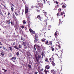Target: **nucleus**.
Masks as SVG:
<instances>
[{
    "instance_id": "864d4df0",
    "label": "nucleus",
    "mask_w": 74,
    "mask_h": 74,
    "mask_svg": "<svg viewBox=\"0 0 74 74\" xmlns=\"http://www.w3.org/2000/svg\"><path fill=\"white\" fill-rule=\"evenodd\" d=\"M34 49L35 50H36V47H35V45H34Z\"/></svg>"
},
{
    "instance_id": "1a4fd4ad",
    "label": "nucleus",
    "mask_w": 74,
    "mask_h": 74,
    "mask_svg": "<svg viewBox=\"0 0 74 74\" xmlns=\"http://www.w3.org/2000/svg\"><path fill=\"white\" fill-rule=\"evenodd\" d=\"M61 11H62V9H59L58 10V13L57 14V16H59V12H61Z\"/></svg>"
},
{
    "instance_id": "79ce46f5",
    "label": "nucleus",
    "mask_w": 74,
    "mask_h": 74,
    "mask_svg": "<svg viewBox=\"0 0 74 74\" xmlns=\"http://www.w3.org/2000/svg\"><path fill=\"white\" fill-rule=\"evenodd\" d=\"M48 42L47 41L46 42V44H48Z\"/></svg>"
},
{
    "instance_id": "c85d7f7f",
    "label": "nucleus",
    "mask_w": 74,
    "mask_h": 74,
    "mask_svg": "<svg viewBox=\"0 0 74 74\" xmlns=\"http://www.w3.org/2000/svg\"><path fill=\"white\" fill-rule=\"evenodd\" d=\"M42 48L43 49H44V50H45V49H46V48H45V47H43Z\"/></svg>"
},
{
    "instance_id": "c03bdc74",
    "label": "nucleus",
    "mask_w": 74,
    "mask_h": 74,
    "mask_svg": "<svg viewBox=\"0 0 74 74\" xmlns=\"http://www.w3.org/2000/svg\"><path fill=\"white\" fill-rule=\"evenodd\" d=\"M58 47H59V48H61V47H60V46L59 45L58 46Z\"/></svg>"
},
{
    "instance_id": "a19ab883",
    "label": "nucleus",
    "mask_w": 74,
    "mask_h": 74,
    "mask_svg": "<svg viewBox=\"0 0 74 74\" xmlns=\"http://www.w3.org/2000/svg\"><path fill=\"white\" fill-rule=\"evenodd\" d=\"M37 10V11L38 12H40V10Z\"/></svg>"
},
{
    "instance_id": "ea45409f",
    "label": "nucleus",
    "mask_w": 74,
    "mask_h": 74,
    "mask_svg": "<svg viewBox=\"0 0 74 74\" xmlns=\"http://www.w3.org/2000/svg\"><path fill=\"white\" fill-rule=\"evenodd\" d=\"M54 50H55V49L54 48H53L52 49V51H54Z\"/></svg>"
},
{
    "instance_id": "f03ea898",
    "label": "nucleus",
    "mask_w": 74,
    "mask_h": 74,
    "mask_svg": "<svg viewBox=\"0 0 74 74\" xmlns=\"http://www.w3.org/2000/svg\"><path fill=\"white\" fill-rule=\"evenodd\" d=\"M28 12V8L27 7L25 6V14L27 16V19H29L30 17L27 14V13Z\"/></svg>"
},
{
    "instance_id": "aec40b11",
    "label": "nucleus",
    "mask_w": 74,
    "mask_h": 74,
    "mask_svg": "<svg viewBox=\"0 0 74 74\" xmlns=\"http://www.w3.org/2000/svg\"><path fill=\"white\" fill-rule=\"evenodd\" d=\"M7 22L8 24L11 23V21H10V20H9L8 21H7Z\"/></svg>"
},
{
    "instance_id": "cd10ccee",
    "label": "nucleus",
    "mask_w": 74,
    "mask_h": 74,
    "mask_svg": "<svg viewBox=\"0 0 74 74\" xmlns=\"http://www.w3.org/2000/svg\"><path fill=\"white\" fill-rule=\"evenodd\" d=\"M62 7H63L64 8H66V6L64 5H62Z\"/></svg>"
},
{
    "instance_id": "4c0bfd02",
    "label": "nucleus",
    "mask_w": 74,
    "mask_h": 74,
    "mask_svg": "<svg viewBox=\"0 0 74 74\" xmlns=\"http://www.w3.org/2000/svg\"><path fill=\"white\" fill-rule=\"evenodd\" d=\"M19 52H17L16 53V55H17V56H18V55H19Z\"/></svg>"
},
{
    "instance_id": "c9c22d12",
    "label": "nucleus",
    "mask_w": 74,
    "mask_h": 74,
    "mask_svg": "<svg viewBox=\"0 0 74 74\" xmlns=\"http://www.w3.org/2000/svg\"><path fill=\"white\" fill-rule=\"evenodd\" d=\"M44 72L46 73H47V71H46L45 70H44Z\"/></svg>"
},
{
    "instance_id": "bf43d9fd",
    "label": "nucleus",
    "mask_w": 74,
    "mask_h": 74,
    "mask_svg": "<svg viewBox=\"0 0 74 74\" xmlns=\"http://www.w3.org/2000/svg\"><path fill=\"white\" fill-rule=\"evenodd\" d=\"M21 40H23V38H21Z\"/></svg>"
},
{
    "instance_id": "b1692460",
    "label": "nucleus",
    "mask_w": 74,
    "mask_h": 74,
    "mask_svg": "<svg viewBox=\"0 0 74 74\" xmlns=\"http://www.w3.org/2000/svg\"><path fill=\"white\" fill-rule=\"evenodd\" d=\"M57 32H55V33L54 36H57V34L58 33Z\"/></svg>"
},
{
    "instance_id": "f257e3e1",
    "label": "nucleus",
    "mask_w": 74,
    "mask_h": 74,
    "mask_svg": "<svg viewBox=\"0 0 74 74\" xmlns=\"http://www.w3.org/2000/svg\"><path fill=\"white\" fill-rule=\"evenodd\" d=\"M35 58H36V62H37L36 63V64L37 66H38L39 64V63H38V59L41 58V56H38V57H37V56H36Z\"/></svg>"
},
{
    "instance_id": "e433bc0d",
    "label": "nucleus",
    "mask_w": 74,
    "mask_h": 74,
    "mask_svg": "<svg viewBox=\"0 0 74 74\" xmlns=\"http://www.w3.org/2000/svg\"><path fill=\"white\" fill-rule=\"evenodd\" d=\"M48 58H46L45 60V61L46 62H48Z\"/></svg>"
},
{
    "instance_id": "4be33fe9",
    "label": "nucleus",
    "mask_w": 74,
    "mask_h": 74,
    "mask_svg": "<svg viewBox=\"0 0 74 74\" xmlns=\"http://www.w3.org/2000/svg\"><path fill=\"white\" fill-rule=\"evenodd\" d=\"M16 25H18V21H16Z\"/></svg>"
},
{
    "instance_id": "a878e982",
    "label": "nucleus",
    "mask_w": 74,
    "mask_h": 74,
    "mask_svg": "<svg viewBox=\"0 0 74 74\" xmlns=\"http://www.w3.org/2000/svg\"><path fill=\"white\" fill-rule=\"evenodd\" d=\"M42 42H45V39H42Z\"/></svg>"
},
{
    "instance_id": "f8f14e48",
    "label": "nucleus",
    "mask_w": 74,
    "mask_h": 74,
    "mask_svg": "<svg viewBox=\"0 0 74 74\" xmlns=\"http://www.w3.org/2000/svg\"><path fill=\"white\" fill-rule=\"evenodd\" d=\"M51 73L52 74H55V71H54V70H52L51 71Z\"/></svg>"
},
{
    "instance_id": "7c9ffc66",
    "label": "nucleus",
    "mask_w": 74,
    "mask_h": 74,
    "mask_svg": "<svg viewBox=\"0 0 74 74\" xmlns=\"http://www.w3.org/2000/svg\"><path fill=\"white\" fill-rule=\"evenodd\" d=\"M37 18H38V19H39V18H40V16H38Z\"/></svg>"
},
{
    "instance_id": "ddd939ff",
    "label": "nucleus",
    "mask_w": 74,
    "mask_h": 74,
    "mask_svg": "<svg viewBox=\"0 0 74 74\" xmlns=\"http://www.w3.org/2000/svg\"><path fill=\"white\" fill-rule=\"evenodd\" d=\"M38 71L39 73V74H43L42 73V72L41 71H40L39 70H38Z\"/></svg>"
},
{
    "instance_id": "5fc2aeb1",
    "label": "nucleus",
    "mask_w": 74,
    "mask_h": 74,
    "mask_svg": "<svg viewBox=\"0 0 74 74\" xmlns=\"http://www.w3.org/2000/svg\"><path fill=\"white\" fill-rule=\"evenodd\" d=\"M25 49H27V47H25Z\"/></svg>"
},
{
    "instance_id": "0eeeda50",
    "label": "nucleus",
    "mask_w": 74,
    "mask_h": 74,
    "mask_svg": "<svg viewBox=\"0 0 74 74\" xmlns=\"http://www.w3.org/2000/svg\"><path fill=\"white\" fill-rule=\"evenodd\" d=\"M29 31L31 33H32V34H34L35 33V32L34 31H33V30H32V29H29Z\"/></svg>"
},
{
    "instance_id": "69168bd1",
    "label": "nucleus",
    "mask_w": 74,
    "mask_h": 74,
    "mask_svg": "<svg viewBox=\"0 0 74 74\" xmlns=\"http://www.w3.org/2000/svg\"><path fill=\"white\" fill-rule=\"evenodd\" d=\"M43 1H44V3H45V0H44Z\"/></svg>"
},
{
    "instance_id": "6e6552de",
    "label": "nucleus",
    "mask_w": 74,
    "mask_h": 74,
    "mask_svg": "<svg viewBox=\"0 0 74 74\" xmlns=\"http://www.w3.org/2000/svg\"><path fill=\"white\" fill-rule=\"evenodd\" d=\"M19 11L17 10H15V13L16 15H18V13H19Z\"/></svg>"
},
{
    "instance_id": "7ed1b4c3",
    "label": "nucleus",
    "mask_w": 74,
    "mask_h": 74,
    "mask_svg": "<svg viewBox=\"0 0 74 74\" xmlns=\"http://www.w3.org/2000/svg\"><path fill=\"white\" fill-rule=\"evenodd\" d=\"M47 20L45 19V21H44V22H45V26H44V27L43 28L44 30H47V27H46V25H47Z\"/></svg>"
},
{
    "instance_id": "680f3d73",
    "label": "nucleus",
    "mask_w": 74,
    "mask_h": 74,
    "mask_svg": "<svg viewBox=\"0 0 74 74\" xmlns=\"http://www.w3.org/2000/svg\"><path fill=\"white\" fill-rule=\"evenodd\" d=\"M2 48V47H0V48Z\"/></svg>"
},
{
    "instance_id": "09e8293b",
    "label": "nucleus",
    "mask_w": 74,
    "mask_h": 74,
    "mask_svg": "<svg viewBox=\"0 0 74 74\" xmlns=\"http://www.w3.org/2000/svg\"><path fill=\"white\" fill-rule=\"evenodd\" d=\"M5 70L4 71L5 72H6V71H7V70Z\"/></svg>"
},
{
    "instance_id": "e2e57ef3",
    "label": "nucleus",
    "mask_w": 74,
    "mask_h": 74,
    "mask_svg": "<svg viewBox=\"0 0 74 74\" xmlns=\"http://www.w3.org/2000/svg\"><path fill=\"white\" fill-rule=\"evenodd\" d=\"M2 70H5V69H2Z\"/></svg>"
},
{
    "instance_id": "6ab92c4d",
    "label": "nucleus",
    "mask_w": 74,
    "mask_h": 74,
    "mask_svg": "<svg viewBox=\"0 0 74 74\" xmlns=\"http://www.w3.org/2000/svg\"><path fill=\"white\" fill-rule=\"evenodd\" d=\"M28 66L29 69H31L32 68V66H31V65L30 64H29Z\"/></svg>"
},
{
    "instance_id": "423d86ee",
    "label": "nucleus",
    "mask_w": 74,
    "mask_h": 74,
    "mask_svg": "<svg viewBox=\"0 0 74 74\" xmlns=\"http://www.w3.org/2000/svg\"><path fill=\"white\" fill-rule=\"evenodd\" d=\"M51 58L52 59V60H53V61L51 62V64H53V65H55V63H54V62H53V60H54V58H53V56H52Z\"/></svg>"
},
{
    "instance_id": "3c124183",
    "label": "nucleus",
    "mask_w": 74,
    "mask_h": 74,
    "mask_svg": "<svg viewBox=\"0 0 74 74\" xmlns=\"http://www.w3.org/2000/svg\"><path fill=\"white\" fill-rule=\"evenodd\" d=\"M8 16L10 14V13H8Z\"/></svg>"
},
{
    "instance_id": "9b49d317",
    "label": "nucleus",
    "mask_w": 74,
    "mask_h": 74,
    "mask_svg": "<svg viewBox=\"0 0 74 74\" xmlns=\"http://www.w3.org/2000/svg\"><path fill=\"white\" fill-rule=\"evenodd\" d=\"M39 5L40 6L41 8H42L43 7V5H42V3L39 4Z\"/></svg>"
},
{
    "instance_id": "20e7f679",
    "label": "nucleus",
    "mask_w": 74,
    "mask_h": 74,
    "mask_svg": "<svg viewBox=\"0 0 74 74\" xmlns=\"http://www.w3.org/2000/svg\"><path fill=\"white\" fill-rule=\"evenodd\" d=\"M38 40L37 39V37L36 35L35 36V40H34V42L36 43V42H38Z\"/></svg>"
},
{
    "instance_id": "774afa93",
    "label": "nucleus",
    "mask_w": 74,
    "mask_h": 74,
    "mask_svg": "<svg viewBox=\"0 0 74 74\" xmlns=\"http://www.w3.org/2000/svg\"><path fill=\"white\" fill-rule=\"evenodd\" d=\"M42 25H43V26H44V24H43Z\"/></svg>"
},
{
    "instance_id": "a18cd8bd",
    "label": "nucleus",
    "mask_w": 74,
    "mask_h": 74,
    "mask_svg": "<svg viewBox=\"0 0 74 74\" xmlns=\"http://www.w3.org/2000/svg\"><path fill=\"white\" fill-rule=\"evenodd\" d=\"M13 45H15V42H14L13 43Z\"/></svg>"
},
{
    "instance_id": "4d7b16f0",
    "label": "nucleus",
    "mask_w": 74,
    "mask_h": 74,
    "mask_svg": "<svg viewBox=\"0 0 74 74\" xmlns=\"http://www.w3.org/2000/svg\"><path fill=\"white\" fill-rule=\"evenodd\" d=\"M52 43H51L50 44V45H52Z\"/></svg>"
},
{
    "instance_id": "49530a36",
    "label": "nucleus",
    "mask_w": 74,
    "mask_h": 74,
    "mask_svg": "<svg viewBox=\"0 0 74 74\" xmlns=\"http://www.w3.org/2000/svg\"><path fill=\"white\" fill-rule=\"evenodd\" d=\"M2 45V44L1 42H0V45Z\"/></svg>"
},
{
    "instance_id": "473e14b6",
    "label": "nucleus",
    "mask_w": 74,
    "mask_h": 74,
    "mask_svg": "<svg viewBox=\"0 0 74 74\" xmlns=\"http://www.w3.org/2000/svg\"><path fill=\"white\" fill-rule=\"evenodd\" d=\"M1 55H2V56H4V53L2 52L1 53Z\"/></svg>"
},
{
    "instance_id": "72a5a7b5",
    "label": "nucleus",
    "mask_w": 74,
    "mask_h": 74,
    "mask_svg": "<svg viewBox=\"0 0 74 74\" xmlns=\"http://www.w3.org/2000/svg\"><path fill=\"white\" fill-rule=\"evenodd\" d=\"M23 24H26V21H23Z\"/></svg>"
},
{
    "instance_id": "8fccbe9b",
    "label": "nucleus",
    "mask_w": 74,
    "mask_h": 74,
    "mask_svg": "<svg viewBox=\"0 0 74 74\" xmlns=\"http://www.w3.org/2000/svg\"><path fill=\"white\" fill-rule=\"evenodd\" d=\"M56 3L57 4H58V2L57 1L56 2Z\"/></svg>"
},
{
    "instance_id": "39448f33",
    "label": "nucleus",
    "mask_w": 74,
    "mask_h": 74,
    "mask_svg": "<svg viewBox=\"0 0 74 74\" xmlns=\"http://www.w3.org/2000/svg\"><path fill=\"white\" fill-rule=\"evenodd\" d=\"M50 68V66L49 65H46L45 67V69H47V70H48V69H49Z\"/></svg>"
},
{
    "instance_id": "37998d69",
    "label": "nucleus",
    "mask_w": 74,
    "mask_h": 74,
    "mask_svg": "<svg viewBox=\"0 0 74 74\" xmlns=\"http://www.w3.org/2000/svg\"><path fill=\"white\" fill-rule=\"evenodd\" d=\"M38 73V72H36L35 73V74H37Z\"/></svg>"
},
{
    "instance_id": "2eb2a0df",
    "label": "nucleus",
    "mask_w": 74,
    "mask_h": 74,
    "mask_svg": "<svg viewBox=\"0 0 74 74\" xmlns=\"http://www.w3.org/2000/svg\"><path fill=\"white\" fill-rule=\"evenodd\" d=\"M27 56H31V54H30V53L28 52L27 53Z\"/></svg>"
},
{
    "instance_id": "603ef678",
    "label": "nucleus",
    "mask_w": 74,
    "mask_h": 74,
    "mask_svg": "<svg viewBox=\"0 0 74 74\" xmlns=\"http://www.w3.org/2000/svg\"><path fill=\"white\" fill-rule=\"evenodd\" d=\"M12 24H13L12 22H11V24L12 25Z\"/></svg>"
},
{
    "instance_id": "412c9836",
    "label": "nucleus",
    "mask_w": 74,
    "mask_h": 74,
    "mask_svg": "<svg viewBox=\"0 0 74 74\" xmlns=\"http://www.w3.org/2000/svg\"><path fill=\"white\" fill-rule=\"evenodd\" d=\"M22 45L24 46V47L26 46V43L25 42H23Z\"/></svg>"
},
{
    "instance_id": "6e6d98bb",
    "label": "nucleus",
    "mask_w": 74,
    "mask_h": 74,
    "mask_svg": "<svg viewBox=\"0 0 74 74\" xmlns=\"http://www.w3.org/2000/svg\"><path fill=\"white\" fill-rule=\"evenodd\" d=\"M51 58H50L49 59V60H51Z\"/></svg>"
},
{
    "instance_id": "2f4dec72",
    "label": "nucleus",
    "mask_w": 74,
    "mask_h": 74,
    "mask_svg": "<svg viewBox=\"0 0 74 74\" xmlns=\"http://www.w3.org/2000/svg\"><path fill=\"white\" fill-rule=\"evenodd\" d=\"M21 27L22 29H24V28H25V27H24L23 25Z\"/></svg>"
},
{
    "instance_id": "a211bd4d",
    "label": "nucleus",
    "mask_w": 74,
    "mask_h": 74,
    "mask_svg": "<svg viewBox=\"0 0 74 74\" xmlns=\"http://www.w3.org/2000/svg\"><path fill=\"white\" fill-rule=\"evenodd\" d=\"M45 53H44V52H42L41 54L42 56H44L45 55Z\"/></svg>"
},
{
    "instance_id": "4468645a",
    "label": "nucleus",
    "mask_w": 74,
    "mask_h": 74,
    "mask_svg": "<svg viewBox=\"0 0 74 74\" xmlns=\"http://www.w3.org/2000/svg\"><path fill=\"white\" fill-rule=\"evenodd\" d=\"M64 14V17L65 16V13H64V12H62L61 13L60 15H62Z\"/></svg>"
},
{
    "instance_id": "338daca9",
    "label": "nucleus",
    "mask_w": 74,
    "mask_h": 74,
    "mask_svg": "<svg viewBox=\"0 0 74 74\" xmlns=\"http://www.w3.org/2000/svg\"><path fill=\"white\" fill-rule=\"evenodd\" d=\"M33 6L31 7V8H33Z\"/></svg>"
},
{
    "instance_id": "c756f323",
    "label": "nucleus",
    "mask_w": 74,
    "mask_h": 74,
    "mask_svg": "<svg viewBox=\"0 0 74 74\" xmlns=\"http://www.w3.org/2000/svg\"><path fill=\"white\" fill-rule=\"evenodd\" d=\"M48 28L49 29V28H51V25H49L48 26Z\"/></svg>"
},
{
    "instance_id": "393cba45",
    "label": "nucleus",
    "mask_w": 74,
    "mask_h": 74,
    "mask_svg": "<svg viewBox=\"0 0 74 74\" xmlns=\"http://www.w3.org/2000/svg\"><path fill=\"white\" fill-rule=\"evenodd\" d=\"M9 48H10V49L11 51H12V47H9Z\"/></svg>"
},
{
    "instance_id": "9d476101",
    "label": "nucleus",
    "mask_w": 74,
    "mask_h": 74,
    "mask_svg": "<svg viewBox=\"0 0 74 74\" xmlns=\"http://www.w3.org/2000/svg\"><path fill=\"white\" fill-rule=\"evenodd\" d=\"M0 15L1 16H3V13H2V12L1 10L0 9Z\"/></svg>"
},
{
    "instance_id": "dca6fc26",
    "label": "nucleus",
    "mask_w": 74,
    "mask_h": 74,
    "mask_svg": "<svg viewBox=\"0 0 74 74\" xmlns=\"http://www.w3.org/2000/svg\"><path fill=\"white\" fill-rule=\"evenodd\" d=\"M11 9L13 11L14 10V8L12 6H11Z\"/></svg>"
},
{
    "instance_id": "052dcab7",
    "label": "nucleus",
    "mask_w": 74,
    "mask_h": 74,
    "mask_svg": "<svg viewBox=\"0 0 74 74\" xmlns=\"http://www.w3.org/2000/svg\"><path fill=\"white\" fill-rule=\"evenodd\" d=\"M59 21H60V19L59 20Z\"/></svg>"
},
{
    "instance_id": "f3484780",
    "label": "nucleus",
    "mask_w": 74,
    "mask_h": 74,
    "mask_svg": "<svg viewBox=\"0 0 74 74\" xmlns=\"http://www.w3.org/2000/svg\"><path fill=\"white\" fill-rule=\"evenodd\" d=\"M13 59H14V60H15V59H16V57H12L11 58V60H13Z\"/></svg>"
},
{
    "instance_id": "f704fd0d",
    "label": "nucleus",
    "mask_w": 74,
    "mask_h": 74,
    "mask_svg": "<svg viewBox=\"0 0 74 74\" xmlns=\"http://www.w3.org/2000/svg\"><path fill=\"white\" fill-rule=\"evenodd\" d=\"M12 54L11 53H10L9 54V56H12Z\"/></svg>"
},
{
    "instance_id": "5701e85b",
    "label": "nucleus",
    "mask_w": 74,
    "mask_h": 74,
    "mask_svg": "<svg viewBox=\"0 0 74 74\" xmlns=\"http://www.w3.org/2000/svg\"><path fill=\"white\" fill-rule=\"evenodd\" d=\"M14 48L16 49H18V47H17V46H15L14 47Z\"/></svg>"
},
{
    "instance_id": "58836bf2",
    "label": "nucleus",
    "mask_w": 74,
    "mask_h": 74,
    "mask_svg": "<svg viewBox=\"0 0 74 74\" xmlns=\"http://www.w3.org/2000/svg\"><path fill=\"white\" fill-rule=\"evenodd\" d=\"M59 58H60V59H62V57L61 56H58Z\"/></svg>"
},
{
    "instance_id": "bb28decb",
    "label": "nucleus",
    "mask_w": 74,
    "mask_h": 74,
    "mask_svg": "<svg viewBox=\"0 0 74 74\" xmlns=\"http://www.w3.org/2000/svg\"><path fill=\"white\" fill-rule=\"evenodd\" d=\"M19 48H22V45H19Z\"/></svg>"
},
{
    "instance_id": "de8ad7c7",
    "label": "nucleus",
    "mask_w": 74,
    "mask_h": 74,
    "mask_svg": "<svg viewBox=\"0 0 74 74\" xmlns=\"http://www.w3.org/2000/svg\"><path fill=\"white\" fill-rule=\"evenodd\" d=\"M12 5L13 7H14V4H13L12 3Z\"/></svg>"
},
{
    "instance_id": "13d9d810",
    "label": "nucleus",
    "mask_w": 74,
    "mask_h": 74,
    "mask_svg": "<svg viewBox=\"0 0 74 74\" xmlns=\"http://www.w3.org/2000/svg\"><path fill=\"white\" fill-rule=\"evenodd\" d=\"M47 72H48V73H49V71L48 70L47 71Z\"/></svg>"
},
{
    "instance_id": "0e129e2a",
    "label": "nucleus",
    "mask_w": 74,
    "mask_h": 74,
    "mask_svg": "<svg viewBox=\"0 0 74 74\" xmlns=\"http://www.w3.org/2000/svg\"><path fill=\"white\" fill-rule=\"evenodd\" d=\"M59 25H60V23H59Z\"/></svg>"
}]
</instances>
